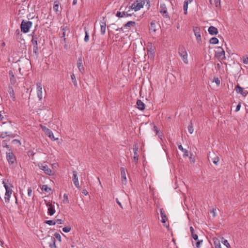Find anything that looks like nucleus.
I'll list each match as a JSON object with an SVG mask.
<instances>
[{"mask_svg":"<svg viewBox=\"0 0 248 248\" xmlns=\"http://www.w3.org/2000/svg\"><path fill=\"white\" fill-rule=\"evenodd\" d=\"M178 53L181 57L183 62L186 64H187L188 63L187 59L188 55L186 49L183 46H181L179 47Z\"/></svg>","mask_w":248,"mask_h":248,"instance_id":"f257e3e1","label":"nucleus"},{"mask_svg":"<svg viewBox=\"0 0 248 248\" xmlns=\"http://www.w3.org/2000/svg\"><path fill=\"white\" fill-rule=\"evenodd\" d=\"M3 184L6 190L4 200L6 203H9L10 202V197L13 193V190L12 188V186H8L4 181L3 182Z\"/></svg>","mask_w":248,"mask_h":248,"instance_id":"f03ea898","label":"nucleus"},{"mask_svg":"<svg viewBox=\"0 0 248 248\" xmlns=\"http://www.w3.org/2000/svg\"><path fill=\"white\" fill-rule=\"evenodd\" d=\"M144 4V0H137L129 7L130 8L131 10H134L135 11H137L142 8L143 7Z\"/></svg>","mask_w":248,"mask_h":248,"instance_id":"7ed1b4c3","label":"nucleus"},{"mask_svg":"<svg viewBox=\"0 0 248 248\" xmlns=\"http://www.w3.org/2000/svg\"><path fill=\"white\" fill-rule=\"evenodd\" d=\"M6 156L10 166L14 167L16 163V159L15 155L12 152L6 153Z\"/></svg>","mask_w":248,"mask_h":248,"instance_id":"20e7f679","label":"nucleus"},{"mask_svg":"<svg viewBox=\"0 0 248 248\" xmlns=\"http://www.w3.org/2000/svg\"><path fill=\"white\" fill-rule=\"evenodd\" d=\"M32 26V22L30 21L23 20L21 22L20 28L21 31L24 33H27L29 32L30 29Z\"/></svg>","mask_w":248,"mask_h":248,"instance_id":"39448f33","label":"nucleus"},{"mask_svg":"<svg viewBox=\"0 0 248 248\" xmlns=\"http://www.w3.org/2000/svg\"><path fill=\"white\" fill-rule=\"evenodd\" d=\"M38 167L43 170L44 173L47 175H51L54 173L51 169L48 167L45 162L39 163L38 164Z\"/></svg>","mask_w":248,"mask_h":248,"instance_id":"423d86ee","label":"nucleus"},{"mask_svg":"<svg viewBox=\"0 0 248 248\" xmlns=\"http://www.w3.org/2000/svg\"><path fill=\"white\" fill-rule=\"evenodd\" d=\"M193 30L197 43L199 44H201L202 43L201 34L202 33L201 29L199 27H195L193 28Z\"/></svg>","mask_w":248,"mask_h":248,"instance_id":"0eeeda50","label":"nucleus"},{"mask_svg":"<svg viewBox=\"0 0 248 248\" xmlns=\"http://www.w3.org/2000/svg\"><path fill=\"white\" fill-rule=\"evenodd\" d=\"M159 12L164 17L169 18V15L168 14L167 8L165 3H160Z\"/></svg>","mask_w":248,"mask_h":248,"instance_id":"6e6552de","label":"nucleus"},{"mask_svg":"<svg viewBox=\"0 0 248 248\" xmlns=\"http://www.w3.org/2000/svg\"><path fill=\"white\" fill-rule=\"evenodd\" d=\"M42 130L45 132V134L50 139L53 140H55L57 139L54 138V135L52 131L45 126H41Z\"/></svg>","mask_w":248,"mask_h":248,"instance_id":"1a4fd4ad","label":"nucleus"},{"mask_svg":"<svg viewBox=\"0 0 248 248\" xmlns=\"http://www.w3.org/2000/svg\"><path fill=\"white\" fill-rule=\"evenodd\" d=\"M133 151H134V156L133 158V162L137 164L139 160V155H138V152H139V147L138 145L137 144H135L133 145Z\"/></svg>","mask_w":248,"mask_h":248,"instance_id":"9d476101","label":"nucleus"},{"mask_svg":"<svg viewBox=\"0 0 248 248\" xmlns=\"http://www.w3.org/2000/svg\"><path fill=\"white\" fill-rule=\"evenodd\" d=\"M46 205L48 207L47 213L50 216H53L55 213L54 205H53L49 202H47L45 200Z\"/></svg>","mask_w":248,"mask_h":248,"instance_id":"9b49d317","label":"nucleus"},{"mask_svg":"<svg viewBox=\"0 0 248 248\" xmlns=\"http://www.w3.org/2000/svg\"><path fill=\"white\" fill-rule=\"evenodd\" d=\"M130 11H131L130 8L129 7L127 11H124V12H122L118 11L116 13V16L119 17L130 16L133 14V13H130Z\"/></svg>","mask_w":248,"mask_h":248,"instance_id":"f8f14e48","label":"nucleus"},{"mask_svg":"<svg viewBox=\"0 0 248 248\" xmlns=\"http://www.w3.org/2000/svg\"><path fill=\"white\" fill-rule=\"evenodd\" d=\"M37 95L39 98L40 101H41L43 99V92H42V86L41 83H37Z\"/></svg>","mask_w":248,"mask_h":248,"instance_id":"ddd939ff","label":"nucleus"},{"mask_svg":"<svg viewBox=\"0 0 248 248\" xmlns=\"http://www.w3.org/2000/svg\"><path fill=\"white\" fill-rule=\"evenodd\" d=\"M225 51L221 47H218L217 50L216 51V56L217 57L221 58L222 59H225Z\"/></svg>","mask_w":248,"mask_h":248,"instance_id":"4468645a","label":"nucleus"},{"mask_svg":"<svg viewBox=\"0 0 248 248\" xmlns=\"http://www.w3.org/2000/svg\"><path fill=\"white\" fill-rule=\"evenodd\" d=\"M235 90L237 93H239L243 96H246L248 93L247 91L244 90V89L239 85H237L235 87Z\"/></svg>","mask_w":248,"mask_h":248,"instance_id":"2eb2a0df","label":"nucleus"},{"mask_svg":"<svg viewBox=\"0 0 248 248\" xmlns=\"http://www.w3.org/2000/svg\"><path fill=\"white\" fill-rule=\"evenodd\" d=\"M83 59L82 57H80L78 58L77 61V67L79 71L83 74L84 72V68L83 65Z\"/></svg>","mask_w":248,"mask_h":248,"instance_id":"dca6fc26","label":"nucleus"},{"mask_svg":"<svg viewBox=\"0 0 248 248\" xmlns=\"http://www.w3.org/2000/svg\"><path fill=\"white\" fill-rule=\"evenodd\" d=\"M73 181L75 186L77 187H79V184L78 182V177L77 175V172L76 171H73Z\"/></svg>","mask_w":248,"mask_h":248,"instance_id":"f3484780","label":"nucleus"},{"mask_svg":"<svg viewBox=\"0 0 248 248\" xmlns=\"http://www.w3.org/2000/svg\"><path fill=\"white\" fill-rule=\"evenodd\" d=\"M121 176L122 183L125 184L126 183V177L125 169L124 168H121Z\"/></svg>","mask_w":248,"mask_h":248,"instance_id":"a211bd4d","label":"nucleus"},{"mask_svg":"<svg viewBox=\"0 0 248 248\" xmlns=\"http://www.w3.org/2000/svg\"><path fill=\"white\" fill-rule=\"evenodd\" d=\"M208 31L209 33L212 35H217L218 32L217 29L214 26H210Z\"/></svg>","mask_w":248,"mask_h":248,"instance_id":"6ab92c4d","label":"nucleus"},{"mask_svg":"<svg viewBox=\"0 0 248 248\" xmlns=\"http://www.w3.org/2000/svg\"><path fill=\"white\" fill-rule=\"evenodd\" d=\"M160 216L161 217V221L162 223L165 224L167 218V217L166 216L165 211H164V210L162 208H161L160 209Z\"/></svg>","mask_w":248,"mask_h":248,"instance_id":"aec40b11","label":"nucleus"},{"mask_svg":"<svg viewBox=\"0 0 248 248\" xmlns=\"http://www.w3.org/2000/svg\"><path fill=\"white\" fill-rule=\"evenodd\" d=\"M137 105L139 109L143 110L145 108V105L142 101L140 100H138L137 101Z\"/></svg>","mask_w":248,"mask_h":248,"instance_id":"412c9836","label":"nucleus"},{"mask_svg":"<svg viewBox=\"0 0 248 248\" xmlns=\"http://www.w3.org/2000/svg\"><path fill=\"white\" fill-rule=\"evenodd\" d=\"M178 149L184 153L183 156L186 157L188 155V151L184 149L181 144H178Z\"/></svg>","mask_w":248,"mask_h":248,"instance_id":"4be33fe9","label":"nucleus"},{"mask_svg":"<svg viewBox=\"0 0 248 248\" xmlns=\"http://www.w3.org/2000/svg\"><path fill=\"white\" fill-rule=\"evenodd\" d=\"M32 56L35 58H38L39 56V51L38 46H33V54Z\"/></svg>","mask_w":248,"mask_h":248,"instance_id":"5701e85b","label":"nucleus"},{"mask_svg":"<svg viewBox=\"0 0 248 248\" xmlns=\"http://www.w3.org/2000/svg\"><path fill=\"white\" fill-rule=\"evenodd\" d=\"M8 92L10 95V97L12 99L15 101L16 100V97L15 95V93L13 89L12 88H10L8 90Z\"/></svg>","mask_w":248,"mask_h":248,"instance_id":"b1692460","label":"nucleus"},{"mask_svg":"<svg viewBox=\"0 0 248 248\" xmlns=\"http://www.w3.org/2000/svg\"><path fill=\"white\" fill-rule=\"evenodd\" d=\"M38 38L36 36H33L31 39V43L33 46H38Z\"/></svg>","mask_w":248,"mask_h":248,"instance_id":"393cba45","label":"nucleus"},{"mask_svg":"<svg viewBox=\"0 0 248 248\" xmlns=\"http://www.w3.org/2000/svg\"><path fill=\"white\" fill-rule=\"evenodd\" d=\"M101 33L102 34H104L106 32V24L105 22H102L100 25Z\"/></svg>","mask_w":248,"mask_h":248,"instance_id":"a878e982","label":"nucleus"},{"mask_svg":"<svg viewBox=\"0 0 248 248\" xmlns=\"http://www.w3.org/2000/svg\"><path fill=\"white\" fill-rule=\"evenodd\" d=\"M209 42L212 45L217 44L218 43V40L216 37H212L210 39Z\"/></svg>","mask_w":248,"mask_h":248,"instance_id":"bb28decb","label":"nucleus"},{"mask_svg":"<svg viewBox=\"0 0 248 248\" xmlns=\"http://www.w3.org/2000/svg\"><path fill=\"white\" fill-rule=\"evenodd\" d=\"M135 25V22L134 21H130L127 22L125 25V28H131L134 26Z\"/></svg>","mask_w":248,"mask_h":248,"instance_id":"cd10ccee","label":"nucleus"},{"mask_svg":"<svg viewBox=\"0 0 248 248\" xmlns=\"http://www.w3.org/2000/svg\"><path fill=\"white\" fill-rule=\"evenodd\" d=\"M71 78L73 84L74 85V86L75 87H77L78 82L77 81L75 75L74 74H72L71 75Z\"/></svg>","mask_w":248,"mask_h":248,"instance_id":"c85d7f7f","label":"nucleus"},{"mask_svg":"<svg viewBox=\"0 0 248 248\" xmlns=\"http://www.w3.org/2000/svg\"><path fill=\"white\" fill-rule=\"evenodd\" d=\"M150 28L152 31H153L154 32H155V31H156V24H155V21H153L151 22Z\"/></svg>","mask_w":248,"mask_h":248,"instance_id":"c756f323","label":"nucleus"},{"mask_svg":"<svg viewBox=\"0 0 248 248\" xmlns=\"http://www.w3.org/2000/svg\"><path fill=\"white\" fill-rule=\"evenodd\" d=\"M61 30L62 31V37L63 38V39L65 40V33H66V31L68 30L67 28V27L62 26L61 27Z\"/></svg>","mask_w":248,"mask_h":248,"instance_id":"7c9ffc66","label":"nucleus"},{"mask_svg":"<svg viewBox=\"0 0 248 248\" xmlns=\"http://www.w3.org/2000/svg\"><path fill=\"white\" fill-rule=\"evenodd\" d=\"M193 0H186L184 2L183 9H188V5L189 3H191Z\"/></svg>","mask_w":248,"mask_h":248,"instance_id":"2f4dec72","label":"nucleus"},{"mask_svg":"<svg viewBox=\"0 0 248 248\" xmlns=\"http://www.w3.org/2000/svg\"><path fill=\"white\" fill-rule=\"evenodd\" d=\"M214 245L215 248H221V245L218 239H216L214 241Z\"/></svg>","mask_w":248,"mask_h":248,"instance_id":"473e14b6","label":"nucleus"},{"mask_svg":"<svg viewBox=\"0 0 248 248\" xmlns=\"http://www.w3.org/2000/svg\"><path fill=\"white\" fill-rule=\"evenodd\" d=\"M216 7L217 8H220L221 7V0H214Z\"/></svg>","mask_w":248,"mask_h":248,"instance_id":"72a5a7b5","label":"nucleus"},{"mask_svg":"<svg viewBox=\"0 0 248 248\" xmlns=\"http://www.w3.org/2000/svg\"><path fill=\"white\" fill-rule=\"evenodd\" d=\"M53 10L55 12H57L59 9V2L58 1H55L53 6Z\"/></svg>","mask_w":248,"mask_h":248,"instance_id":"f704fd0d","label":"nucleus"},{"mask_svg":"<svg viewBox=\"0 0 248 248\" xmlns=\"http://www.w3.org/2000/svg\"><path fill=\"white\" fill-rule=\"evenodd\" d=\"M42 189V190L46 192H49L51 190L50 188H49L46 185H43Z\"/></svg>","mask_w":248,"mask_h":248,"instance_id":"c9c22d12","label":"nucleus"},{"mask_svg":"<svg viewBox=\"0 0 248 248\" xmlns=\"http://www.w3.org/2000/svg\"><path fill=\"white\" fill-rule=\"evenodd\" d=\"M45 222L49 225H54L56 224V222H55V220H46Z\"/></svg>","mask_w":248,"mask_h":248,"instance_id":"e433bc0d","label":"nucleus"},{"mask_svg":"<svg viewBox=\"0 0 248 248\" xmlns=\"http://www.w3.org/2000/svg\"><path fill=\"white\" fill-rule=\"evenodd\" d=\"M63 202L64 203H69L68 197L66 194H64V195H63Z\"/></svg>","mask_w":248,"mask_h":248,"instance_id":"4c0bfd02","label":"nucleus"},{"mask_svg":"<svg viewBox=\"0 0 248 248\" xmlns=\"http://www.w3.org/2000/svg\"><path fill=\"white\" fill-rule=\"evenodd\" d=\"M85 36L84 40L85 42H88L89 40V33L88 32V31L86 30L85 31Z\"/></svg>","mask_w":248,"mask_h":248,"instance_id":"58836bf2","label":"nucleus"},{"mask_svg":"<svg viewBox=\"0 0 248 248\" xmlns=\"http://www.w3.org/2000/svg\"><path fill=\"white\" fill-rule=\"evenodd\" d=\"M6 133H7V137L15 138L16 136V134H14L11 132H6Z\"/></svg>","mask_w":248,"mask_h":248,"instance_id":"ea45409f","label":"nucleus"},{"mask_svg":"<svg viewBox=\"0 0 248 248\" xmlns=\"http://www.w3.org/2000/svg\"><path fill=\"white\" fill-rule=\"evenodd\" d=\"M71 228L69 226L65 227L62 228V231L64 232H68L71 231Z\"/></svg>","mask_w":248,"mask_h":248,"instance_id":"a19ab883","label":"nucleus"},{"mask_svg":"<svg viewBox=\"0 0 248 248\" xmlns=\"http://www.w3.org/2000/svg\"><path fill=\"white\" fill-rule=\"evenodd\" d=\"M55 238L60 242L61 241V236L59 233L55 232L54 234Z\"/></svg>","mask_w":248,"mask_h":248,"instance_id":"79ce46f5","label":"nucleus"},{"mask_svg":"<svg viewBox=\"0 0 248 248\" xmlns=\"http://www.w3.org/2000/svg\"><path fill=\"white\" fill-rule=\"evenodd\" d=\"M213 82H215L217 86H219L220 83V80L218 78H214L213 79Z\"/></svg>","mask_w":248,"mask_h":248,"instance_id":"37998d69","label":"nucleus"},{"mask_svg":"<svg viewBox=\"0 0 248 248\" xmlns=\"http://www.w3.org/2000/svg\"><path fill=\"white\" fill-rule=\"evenodd\" d=\"M222 243L228 248H231V246L227 240H224L222 241Z\"/></svg>","mask_w":248,"mask_h":248,"instance_id":"c03bdc74","label":"nucleus"},{"mask_svg":"<svg viewBox=\"0 0 248 248\" xmlns=\"http://www.w3.org/2000/svg\"><path fill=\"white\" fill-rule=\"evenodd\" d=\"M243 62L246 64H248V57H243Z\"/></svg>","mask_w":248,"mask_h":248,"instance_id":"a18cd8bd","label":"nucleus"},{"mask_svg":"<svg viewBox=\"0 0 248 248\" xmlns=\"http://www.w3.org/2000/svg\"><path fill=\"white\" fill-rule=\"evenodd\" d=\"M52 240L53 242L52 244H50L49 246L50 248H55L56 245H55V240L54 238H52Z\"/></svg>","mask_w":248,"mask_h":248,"instance_id":"49530a36","label":"nucleus"},{"mask_svg":"<svg viewBox=\"0 0 248 248\" xmlns=\"http://www.w3.org/2000/svg\"><path fill=\"white\" fill-rule=\"evenodd\" d=\"M202 243V240H199L196 243V248H200L201 245Z\"/></svg>","mask_w":248,"mask_h":248,"instance_id":"de8ad7c7","label":"nucleus"},{"mask_svg":"<svg viewBox=\"0 0 248 248\" xmlns=\"http://www.w3.org/2000/svg\"><path fill=\"white\" fill-rule=\"evenodd\" d=\"M188 131L190 134H192L193 132V128L192 125H189L188 126Z\"/></svg>","mask_w":248,"mask_h":248,"instance_id":"09e8293b","label":"nucleus"},{"mask_svg":"<svg viewBox=\"0 0 248 248\" xmlns=\"http://www.w3.org/2000/svg\"><path fill=\"white\" fill-rule=\"evenodd\" d=\"M210 213L212 215L213 217H214L216 216V209H212L210 211Z\"/></svg>","mask_w":248,"mask_h":248,"instance_id":"8fccbe9b","label":"nucleus"},{"mask_svg":"<svg viewBox=\"0 0 248 248\" xmlns=\"http://www.w3.org/2000/svg\"><path fill=\"white\" fill-rule=\"evenodd\" d=\"M0 138L4 139L7 138V133L6 132H2L0 134Z\"/></svg>","mask_w":248,"mask_h":248,"instance_id":"3c124183","label":"nucleus"},{"mask_svg":"<svg viewBox=\"0 0 248 248\" xmlns=\"http://www.w3.org/2000/svg\"><path fill=\"white\" fill-rule=\"evenodd\" d=\"M55 222H56L57 224H61L63 223V221L61 219H57L55 220Z\"/></svg>","mask_w":248,"mask_h":248,"instance_id":"603ef678","label":"nucleus"},{"mask_svg":"<svg viewBox=\"0 0 248 248\" xmlns=\"http://www.w3.org/2000/svg\"><path fill=\"white\" fill-rule=\"evenodd\" d=\"M219 159L218 157H215L213 162V163L216 164V165H217V163L219 161Z\"/></svg>","mask_w":248,"mask_h":248,"instance_id":"864d4df0","label":"nucleus"},{"mask_svg":"<svg viewBox=\"0 0 248 248\" xmlns=\"http://www.w3.org/2000/svg\"><path fill=\"white\" fill-rule=\"evenodd\" d=\"M2 146L3 147H6L7 148H9V146L6 143V141L5 140H3L2 142Z\"/></svg>","mask_w":248,"mask_h":248,"instance_id":"5fc2aeb1","label":"nucleus"},{"mask_svg":"<svg viewBox=\"0 0 248 248\" xmlns=\"http://www.w3.org/2000/svg\"><path fill=\"white\" fill-rule=\"evenodd\" d=\"M154 128L156 132V135H158L159 137L161 136V135H159V132L157 130V127L156 126H154Z\"/></svg>","mask_w":248,"mask_h":248,"instance_id":"6e6d98bb","label":"nucleus"},{"mask_svg":"<svg viewBox=\"0 0 248 248\" xmlns=\"http://www.w3.org/2000/svg\"><path fill=\"white\" fill-rule=\"evenodd\" d=\"M31 194H32V190L30 187H29L28 189V195L30 197L31 196Z\"/></svg>","mask_w":248,"mask_h":248,"instance_id":"4d7b16f0","label":"nucleus"},{"mask_svg":"<svg viewBox=\"0 0 248 248\" xmlns=\"http://www.w3.org/2000/svg\"><path fill=\"white\" fill-rule=\"evenodd\" d=\"M116 202L118 203V204L120 206V207L122 208V209H123V207L121 204V203L119 201L118 199V198H116Z\"/></svg>","mask_w":248,"mask_h":248,"instance_id":"13d9d810","label":"nucleus"},{"mask_svg":"<svg viewBox=\"0 0 248 248\" xmlns=\"http://www.w3.org/2000/svg\"><path fill=\"white\" fill-rule=\"evenodd\" d=\"M191 235H192V238L195 240H198V235L194 233V234H191Z\"/></svg>","mask_w":248,"mask_h":248,"instance_id":"bf43d9fd","label":"nucleus"},{"mask_svg":"<svg viewBox=\"0 0 248 248\" xmlns=\"http://www.w3.org/2000/svg\"><path fill=\"white\" fill-rule=\"evenodd\" d=\"M240 107H241V104H240V103H239V104L237 105V106H236V108H235V112H237V111H238L240 110Z\"/></svg>","mask_w":248,"mask_h":248,"instance_id":"052dcab7","label":"nucleus"},{"mask_svg":"<svg viewBox=\"0 0 248 248\" xmlns=\"http://www.w3.org/2000/svg\"><path fill=\"white\" fill-rule=\"evenodd\" d=\"M190 231L191 234L194 233V229L193 227L191 226L190 227Z\"/></svg>","mask_w":248,"mask_h":248,"instance_id":"680f3d73","label":"nucleus"},{"mask_svg":"<svg viewBox=\"0 0 248 248\" xmlns=\"http://www.w3.org/2000/svg\"><path fill=\"white\" fill-rule=\"evenodd\" d=\"M12 142H13V143L16 142V143H18L19 145L21 144L20 141L19 140H13L12 141Z\"/></svg>","mask_w":248,"mask_h":248,"instance_id":"e2e57ef3","label":"nucleus"},{"mask_svg":"<svg viewBox=\"0 0 248 248\" xmlns=\"http://www.w3.org/2000/svg\"><path fill=\"white\" fill-rule=\"evenodd\" d=\"M77 1H78V0H73V3H72V4H73V5H76V4H77Z\"/></svg>","mask_w":248,"mask_h":248,"instance_id":"0e129e2a","label":"nucleus"},{"mask_svg":"<svg viewBox=\"0 0 248 248\" xmlns=\"http://www.w3.org/2000/svg\"><path fill=\"white\" fill-rule=\"evenodd\" d=\"M190 161L193 162V163H194L195 162V160L194 158H192V157L190 156Z\"/></svg>","mask_w":248,"mask_h":248,"instance_id":"69168bd1","label":"nucleus"},{"mask_svg":"<svg viewBox=\"0 0 248 248\" xmlns=\"http://www.w3.org/2000/svg\"><path fill=\"white\" fill-rule=\"evenodd\" d=\"M184 14L185 15H186L187 13V9H184Z\"/></svg>","mask_w":248,"mask_h":248,"instance_id":"338daca9","label":"nucleus"},{"mask_svg":"<svg viewBox=\"0 0 248 248\" xmlns=\"http://www.w3.org/2000/svg\"><path fill=\"white\" fill-rule=\"evenodd\" d=\"M2 46H5V43L4 42H3L1 44Z\"/></svg>","mask_w":248,"mask_h":248,"instance_id":"774afa93","label":"nucleus"}]
</instances>
